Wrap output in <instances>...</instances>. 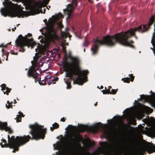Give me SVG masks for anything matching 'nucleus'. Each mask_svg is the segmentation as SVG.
<instances>
[{"label":"nucleus","instance_id":"f3484780","mask_svg":"<svg viewBox=\"0 0 155 155\" xmlns=\"http://www.w3.org/2000/svg\"><path fill=\"white\" fill-rule=\"evenodd\" d=\"M45 6V5L44 3L41 2L37 3L36 5V7L38 8L37 10L38 11H39V9H40L41 11H42L41 9L42 7H44Z\"/></svg>","mask_w":155,"mask_h":155},{"label":"nucleus","instance_id":"4be33fe9","mask_svg":"<svg viewBox=\"0 0 155 155\" xmlns=\"http://www.w3.org/2000/svg\"><path fill=\"white\" fill-rule=\"evenodd\" d=\"M154 32L153 33V36L152 38V40L151 41V42L153 45L154 47V45H155L154 39V38L155 37V23L154 24Z\"/></svg>","mask_w":155,"mask_h":155},{"label":"nucleus","instance_id":"e2e57ef3","mask_svg":"<svg viewBox=\"0 0 155 155\" xmlns=\"http://www.w3.org/2000/svg\"><path fill=\"white\" fill-rule=\"evenodd\" d=\"M135 102H137V101H136V100H135Z\"/></svg>","mask_w":155,"mask_h":155},{"label":"nucleus","instance_id":"6e6552de","mask_svg":"<svg viewBox=\"0 0 155 155\" xmlns=\"http://www.w3.org/2000/svg\"><path fill=\"white\" fill-rule=\"evenodd\" d=\"M64 140H62L58 141L56 144H53L54 149L59 150L58 155H68V137L66 141Z\"/></svg>","mask_w":155,"mask_h":155},{"label":"nucleus","instance_id":"4468645a","mask_svg":"<svg viewBox=\"0 0 155 155\" xmlns=\"http://www.w3.org/2000/svg\"><path fill=\"white\" fill-rule=\"evenodd\" d=\"M2 87V90L4 94H6L7 95L9 94V93L10 92L11 89H10L8 87H6V85L3 84L1 85Z\"/></svg>","mask_w":155,"mask_h":155},{"label":"nucleus","instance_id":"de8ad7c7","mask_svg":"<svg viewBox=\"0 0 155 155\" xmlns=\"http://www.w3.org/2000/svg\"><path fill=\"white\" fill-rule=\"evenodd\" d=\"M11 53L12 54H14L15 52H14L13 51H11Z\"/></svg>","mask_w":155,"mask_h":155},{"label":"nucleus","instance_id":"dca6fc26","mask_svg":"<svg viewBox=\"0 0 155 155\" xmlns=\"http://www.w3.org/2000/svg\"><path fill=\"white\" fill-rule=\"evenodd\" d=\"M129 76L130 77V78H122V80L124 82L129 83L130 82V81L133 82L134 80V77L133 75L132 74H129Z\"/></svg>","mask_w":155,"mask_h":155},{"label":"nucleus","instance_id":"5fc2aeb1","mask_svg":"<svg viewBox=\"0 0 155 155\" xmlns=\"http://www.w3.org/2000/svg\"><path fill=\"white\" fill-rule=\"evenodd\" d=\"M14 103H17L16 101L15 100V99L14 100Z\"/></svg>","mask_w":155,"mask_h":155},{"label":"nucleus","instance_id":"4d7b16f0","mask_svg":"<svg viewBox=\"0 0 155 155\" xmlns=\"http://www.w3.org/2000/svg\"><path fill=\"white\" fill-rule=\"evenodd\" d=\"M111 87L110 86H109V88L108 89H110V88H111Z\"/></svg>","mask_w":155,"mask_h":155},{"label":"nucleus","instance_id":"39448f33","mask_svg":"<svg viewBox=\"0 0 155 155\" xmlns=\"http://www.w3.org/2000/svg\"><path fill=\"white\" fill-rule=\"evenodd\" d=\"M5 2H4L3 4L5 7L2 8L1 9V12L2 15L5 17H6L8 15L11 17H17L20 18L23 17L24 15L23 11L22 10H18L15 11L10 12V9L11 8L10 5L13 4L12 3L10 0H4Z\"/></svg>","mask_w":155,"mask_h":155},{"label":"nucleus","instance_id":"bb28decb","mask_svg":"<svg viewBox=\"0 0 155 155\" xmlns=\"http://www.w3.org/2000/svg\"><path fill=\"white\" fill-rule=\"evenodd\" d=\"M41 38V40L40 41L42 44H44L45 43V39L43 37V36H39L38 38V39H40Z\"/></svg>","mask_w":155,"mask_h":155},{"label":"nucleus","instance_id":"a19ab883","mask_svg":"<svg viewBox=\"0 0 155 155\" xmlns=\"http://www.w3.org/2000/svg\"><path fill=\"white\" fill-rule=\"evenodd\" d=\"M58 26L60 28H62V27H63V25H62V24L61 23H60L59 24Z\"/></svg>","mask_w":155,"mask_h":155},{"label":"nucleus","instance_id":"e433bc0d","mask_svg":"<svg viewBox=\"0 0 155 155\" xmlns=\"http://www.w3.org/2000/svg\"><path fill=\"white\" fill-rule=\"evenodd\" d=\"M7 130H8L9 133L11 134L13 132L12 130V129L8 127H7Z\"/></svg>","mask_w":155,"mask_h":155},{"label":"nucleus","instance_id":"412c9836","mask_svg":"<svg viewBox=\"0 0 155 155\" xmlns=\"http://www.w3.org/2000/svg\"><path fill=\"white\" fill-rule=\"evenodd\" d=\"M100 144L101 147L103 149H105L108 145V143L106 142H103L100 143Z\"/></svg>","mask_w":155,"mask_h":155},{"label":"nucleus","instance_id":"6e6d98bb","mask_svg":"<svg viewBox=\"0 0 155 155\" xmlns=\"http://www.w3.org/2000/svg\"><path fill=\"white\" fill-rule=\"evenodd\" d=\"M97 102H96V103H95V104H94V105H95V106H97Z\"/></svg>","mask_w":155,"mask_h":155},{"label":"nucleus","instance_id":"13d9d810","mask_svg":"<svg viewBox=\"0 0 155 155\" xmlns=\"http://www.w3.org/2000/svg\"><path fill=\"white\" fill-rule=\"evenodd\" d=\"M142 100V99H141V98H140L139 99H138V101H140V100Z\"/></svg>","mask_w":155,"mask_h":155},{"label":"nucleus","instance_id":"8fccbe9b","mask_svg":"<svg viewBox=\"0 0 155 155\" xmlns=\"http://www.w3.org/2000/svg\"><path fill=\"white\" fill-rule=\"evenodd\" d=\"M66 20L67 22H68V16L66 18Z\"/></svg>","mask_w":155,"mask_h":155},{"label":"nucleus","instance_id":"72a5a7b5","mask_svg":"<svg viewBox=\"0 0 155 155\" xmlns=\"http://www.w3.org/2000/svg\"><path fill=\"white\" fill-rule=\"evenodd\" d=\"M4 49L3 48H2V56L3 57L4 56H5L6 57V61H7L8 60V55L9 54V53H8L7 54H5L4 53H3V51H4Z\"/></svg>","mask_w":155,"mask_h":155},{"label":"nucleus","instance_id":"603ef678","mask_svg":"<svg viewBox=\"0 0 155 155\" xmlns=\"http://www.w3.org/2000/svg\"><path fill=\"white\" fill-rule=\"evenodd\" d=\"M103 86L102 85H101V88L102 89L103 88Z\"/></svg>","mask_w":155,"mask_h":155},{"label":"nucleus","instance_id":"4c0bfd02","mask_svg":"<svg viewBox=\"0 0 155 155\" xmlns=\"http://www.w3.org/2000/svg\"><path fill=\"white\" fill-rule=\"evenodd\" d=\"M52 78L53 79V80H54V82L53 84H55L56 83V81H57L58 80V77L56 78H55L53 77Z\"/></svg>","mask_w":155,"mask_h":155},{"label":"nucleus","instance_id":"393cba45","mask_svg":"<svg viewBox=\"0 0 155 155\" xmlns=\"http://www.w3.org/2000/svg\"><path fill=\"white\" fill-rule=\"evenodd\" d=\"M74 137L75 140H79L81 138V136L78 134L74 135Z\"/></svg>","mask_w":155,"mask_h":155},{"label":"nucleus","instance_id":"20e7f679","mask_svg":"<svg viewBox=\"0 0 155 155\" xmlns=\"http://www.w3.org/2000/svg\"><path fill=\"white\" fill-rule=\"evenodd\" d=\"M32 34L30 33L28 34L27 36L23 37L21 35H20L15 41V45L17 47H19V51L22 52H24L25 49L24 47L27 46L28 47H31V48L36 45V43L33 41V39L31 38L30 39L28 38L27 37H30L32 36Z\"/></svg>","mask_w":155,"mask_h":155},{"label":"nucleus","instance_id":"c756f323","mask_svg":"<svg viewBox=\"0 0 155 155\" xmlns=\"http://www.w3.org/2000/svg\"><path fill=\"white\" fill-rule=\"evenodd\" d=\"M89 44V42L87 40L86 38H85L84 42V47H87Z\"/></svg>","mask_w":155,"mask_h":155},{"label":"nucleus","instance_id":"f704fd0d","mask_svg":"<svg viewBox=\"0 0 155 155\" xmlns=\"http://www.w3.org/2000/svg\"><path fill=\"white\" fill-rule=\"evenodd\" d=\"M64 12L65 15H68V5H66V8L64 9Z\"/></svg>","mask_w":155,"mask_h":155},{"label":"nucleus","instance_id":"79ce46f5","mask_svg":"<svg viewBox=\"0 0 155 155\" xmlns=\"http://www.w3.org/2000/svg\"><path fill=\"white\" fill-rule=\"evenodd\" d=\"M71 87V83L68 81V89H70Z\"/></svg>","mask_w":155,"mask_h":155},{"label":"nucleus","instance_id":"0eeeda50","mask_svg":"<svg viewBox=\"0 0 155 155\" xmlns=\"http://www.w3.org/2000/svg\"><path fill=\"white\" fill-rule=\"evenodd\" d=\"M62 48L64 52V59L63 60V65L60 68V71L61 74L63 73L64 72L65 73L64 81L66 84V88L68 89V56L66 50V47L64 46H63Z\"/></svg>","mask_w":155,"mask_h":155},{"label":"nucleus","instance_id":"b1692460","mask_svg":"<svg viewBox=\"0 0 155 155\" xmlns=\"http://www.w3.org/2000/svg\"><path fill=\"white\" fill-rule=\"evenodd\" d=\"M20 115H23V117L24 116L22 113H21ZM16 120L17 122H19L21 121V117L20 115H17L16 117L15 118V119Z\"/></svg>","mask_w":155,"mask_h":155},{"label":"nucleus","instance_id":"c03bdc74","mask_svg":"<svg viewBox=\"0 0 155 155\" xmlns=\"http://www.w3.org/2000/svg\"><path fill=\"white\" fill-rule=\"evenodd\" d=\"M68 38H69V40H71V35L70 33L68 32Z\"/></svg>","mask_w":155,"mask_h":155},{"label":"nucleus","instance_id":"0e129e2a","mask_svg":"<svg viewBox=\"0 0 155 155\" xmlns=\"http://www.w3.org/2000/svg\"><path fill=\"white\" fill-rule=\"evenodd\" d=\"M17 100H18V98H17Z\"/></svg>","mask_w":155,"mask_h":155},{"label":"nucleus","instance_id":"1a4fd4ad","mask_svg":"<svg viewBox=\"0 0 155 155\" xmlns=\"http://www.w3.org/2000/svg\"><path fill=\"white\" fill-rule=\"evenodd\" d=\"M48 36L50 41H53L58 38L56 33V30L54 29V24L52 21L49 23L47 25Z\"/></svg>","mask_w":155,"mask_h":155},{"label":"nucleus","instance_id":"49530a36","mask_svg":"<svg viewBox=\"0 0 155 155\" xmlns=\"http://www.w3.org/2000/svg\"><path fill=\"white\" fill-rule=\"evenodd\" d=\"M45 22V24H46L47 23V20L46 19H45L43 20Z\"/></svg>","mask_w":155,"mask_h":155},{"label":"nucleus","instance_id":"a211bd4d","mask_svg":"<svg viewBox=\"0 0 155 155\" xmlns=\"http://www.w3.org/2000/svg\"><path fill=\"white\" fill-rule=\"evenodd\" d=\"M78 128L81 131H84L88 129V126L87 125H86L82 124L79 125Z\"/></svg>","mask_w":155,"mask_h":155},{"label":"nucleus","instance_id":"423d86ee","mask_svg":"<svg viewBox=\"0 0 155 155\" xmlns=\"http://www.w3.org/2000/svg\"><path fill=\"white\" fill-rule=\"evenodd\" d=\"M28 69V71L27 75L29 77H32L35 79L36 83L38 81L40 85H44L46 84V80L45 78L44 80H41L40 78V74L37 72V71L39 69L38 64L36 62H35L34 64Z\"/></svg>","mask_w":155,"mask_h":155},{"label":"nucleus","instance_id":"052dcab7","mask_svg":"<svg viewBox=\"0 0 155 155\" xmlns=\"http://www.w3.org/2000/svg\"><path fill=\"white\" fill-rule=\"evenodd\" d=\"M101 125H103V124H101V125H100L101 127H102V126H101Z\"/></svg>","mask_w":155,"mask_h":155},{"label":"nucleus","instance_id":"6ab92c4d","mask_svg":"<svg viewBox=\"0 0 155 155\" xmlns=\"http://www.w3.org/2000/svg\"><path fill=\"white\" fill-rule=\"evenodd\" d=\"M59 125L57 123L55 122L52 125L53 127H50V130L51 131H53L54 129H57L59 127Z\"/></svg>","mask_w":155,"mask_h":155},{"label":"nucleus","instance_id":"864d4df0","mask_svg":"<svg viewBox=\"0 0 155 155\" xmlns=\"http://www.w3.org/2000/svg\"><path fill=\"white\" fill-rule=\"evenodd\" d=\"M18 54V53L17 52L15 53L14 55H17Z\"/></svg>","mask_w":155,"mask_h":155},{"label":"nucleus","instance_id":"f257e3e1","mask_svg":"<svg viewBox=\"0 0 155 155\" xmlns=\"http://www.w3.org/2000/svg\"><path fill=\"white\" fill-rule=\"evenodd\" d=\"M154 21V17L152 16L147 25H141L134 29L131 28L124 33H118L113 36L107 35L104 37L102 40H99L98 37H97L94 39V45L91 48L92 54H95L97 53L99 47L100 45L113 46L117 42L123 45L134 48V45L131 44L134 43V41L132 40L128 41V39L132 36H134V32L137 31L143 32L147 31L152 25Z\"/></svg>","mask_w":155,"mask_h":155},{"label":"nucleus","instance_id":"a878e982","mask_svg":"<svg viewBox=\"0 0 155 155\" xmlns=\"http://www.w3.org/2000/svg\"><path fill=\"white\" fill-rule=\"evenodd\" d=\"M101 124V123H98L97 124L93 126V128L94 129H96V130L97 131H98V129L99 128L101 127L100 125Z\"/></svg>","mask_w":155,"mask_h":155},{"label":"nucleus","instance_id":"37998d69","mask_svg":"<svg viewBox=\"0 0 155 155\" xmlns=\"http://www.w3.org/2000/svg\"><path fill=\"white\" fill-rule=\"evenodd\" d=\"M61 121L62 122H64L65 121V119L64 117L61 118Z\"/></svg>","mask_w":155,"mask_h":155},{"label":"nucleus","instance_id":"2f4dec72","mask_svg":"<svg viewBox=\"0 0 155 155\" xmlns=\"http://www.w3.org/2000/svg\"><path fill=\"white\" fill-rule=\"evenodd\" d=\"M65 30L66 31V32H63L64 33V37H65V38H66L67 37H68V27H67L65 28Z\"/></svg>","mask_w":155,"mask_h":155},{"label":"nucleus","instance_id":"f8f14e48","mask_svg":"<svg viewBox=\"0 0 155 155\" xmlns=\"http://www.w3.org/2000/svg\"><path fill=\"white\" fill-rule=\"evenodd\" d=\"M8 143H7L6 140L5 139H3L2 142L4 143V144L1 145L2 147H13V142L16 140V138L14 136H12L10 138V136L8 135Z\"/></svg>","mask_w":155,"mask_h":155},{"label":"nucleus","instance_id":"9b49d317","mask_svg":"<svg viewBox=\"0 0 155 155\" xmlns=\"http://www.w3.org/2000/svg\"><path fill=\"white\" fill-rule=\"evenodd\" d=\"M78 0H72L71 4H68V19L73 16V11L77 6Z\"/></svg>","mask_w":155,"mask_h":155},{"label":"nucleus","instance_id":"7ed1b4c3","mask_svg":"<svg viewBox=\"0 0 155 155\" xmlns=\"http://www.w3.org/2000/svg\"><path fill=\"white\" fill-rule=\"evenodd\" d=\"M68 78L74 80V84L82 85L84 82L85 76L88 74V71L81 70L80 67L79 58L72 56L70 51H68Z\"/></svg>","mask_w":155,"mask_h":155},{"label":"nucleus","instance_id":"680f3d73","mask_svg":"<svg viewBox=\"0 0 155 155\" xmlns=\"http://www.w3.org/2000/svg\"><path fill=\"white\" fill-rule=\"evenodd\" d=\"M85 49H84V52H85Z\"/></svg>","mask_w":155,"mask_h":155},{"label":"nucleus","instance_id":"5701e85b","mask_svg":"<svg viewBox=\"0 0 155 155\" xmlns=\"http://www.w3.org/2000/svg\"><path fill=\"white\" fill-rule=\"evenodd\" d=\"M149 95H146L144 94L140 95V98L142 100H144L145 101H147L148 100L149 97Z\"/></svg>","mask_w":155,"mask_h":155},{"label":"nucleus","instance_id":"bf43d9fd","mask_svg":"<svg viewBox=\"0 0 155 155\" xmlns=\"http://www.w3.org/2000/svg\"><path fill=\"white\" fill-rule=\"evenodd\" d=\"M2 46H3L2 45H1L0 46V47Z\"/></svg>","mask_w":155,"mask_h":155},{"label":"nucleus","instance_id":"c9c22d12","mask_svg":"<svg viewBox=\"0 0 155 155\" xmlns=\"http://www.w3.org/2000/svg\"><path fill=\"white\" fill-rule=\"evenodd\" d=\"M54 80L53 78H51V79L50 80L48 83V85H50L52 84H54Z\"/></svg>","mask_w":155,"mask_h":155},{"label":"nucleus","instance_id":"58836bf2","mask_svg":"<svg viewBox=\"0 0 155 155\" xmlns=\"http://www.w3.org/2000/svg\"><path fill=\"white\" fill-rule=\"evenodd\" d=\"M49 75H48L46 76L45 78V79L47 81L48 79L51 78V75H50V74H49Z\"/></svg>","mask_w":155,"mask_h":155},{"label":"nucleus","instance_id":"ea45409f","mask_svg":"<svg viewBox=\"0 0 155 155\" xmlns=\"http://www.w3.org/2000/svg\"><path fill=\"white\" fill-rule=\"evenodd\" d=\"M98 152L97 151L93 153V155H98Z\"/></svg>","mask_w":155,"mask_h":155},{"label":"nucleus","instance_id":"c85d7f7f","mask_svg":"<svg viewBox=\"0 0 155 155\" xmlns=\"http://www.w3.org/2000/svg\"><path fill=\"white\" fill-rule=\"evenodd\" d=\"M95 144L94 142H90L88 145L89 147H93L94 146H95Z\"/></svg>","mask_w":155,"mask_h":155},{"label":"nucleus","instance_id":"a18cd8bd","mask_svg":"<svg viewBox=\"0 0 155 155\" xmlns=\"http://www.w3.org/2000/svg\"><path fill=\"white\" fill-rule=\"evenodd\" d=\"M77 146L78 147H81L80 144H79L78 143H77Z\"/></svg>","mask_w":155,"mask_h":155},{"label":"nucleus","instance_id":"9d476101","mask_svg":"<svg viewBox=\"0 0 155 155\" xmlns=\"http://www.w3.org/2000/svg\"><path fill=\"white\" fill-rule=\"evenodd\" d=\"M146 152L150 154L155 152V145L152 143H148L144 147L141 148L138 150L137 153H142L143 154H145Z\"/></svg>","mask_w":155,"mask_h":155},{"label":"nucleus","instance_id":"ddd939ff","mask_svg":"<svg viewBox=\"0 0 155 155\" xmlns=\"http://www.w3.org/2000/svg\"><path fill=\"white\" fill-rule=\"evenodd\" d=\"M76 128L75 126H74L71 125H68V155H70V130L72 131L74 130Z\"/></svg>","mask_w":155,"mask_h":155},{"label":"nucleus","instance_id":"09e8293b","mask_svg":"<svg viewBox=\"0 0 155 155\" xmlns=\"http://www.w3.org/2000/svg\"><path fill=\"white\" fill-rule=\"evenodd\" d=\"M16 29V27H15L14 28H12V30L13 31H15V30Z\"/></svg>","mask_w":155,"mask_h":155},{"label":"nucleus","instance_id":"7c9ffc66","mask_svg":"<svg viewBox=\"0 0 155 155\" xmlns=\"http://www.w3.org/2000/svg\"><path fill=\"white\" fill-rule=\"evenodd\" d=\"M117 90H118L117 89H113L111 90V91H110V94H116Z\"/></svg>","mask_w":155,"mask_h":155},{"label":"nucleus","instance_id":"473e14b6","mask_svg":"<svg viewBox=\"0 0 155 155\" xmlns=\"http://www.w3.org/2000/svg\"><path fill=\"white\" fill-rule=\"evenodd\" d=\"M7 103L8 104V105L7 104H6V107L8 109H9L11 107L12 108V106L11 104V103L9 102V101H7Z\"/></svg>","mask_w":155,"mask_h":155},{"label":"nucleus","instance_id":"2eb2a0df","mask_svg":"<svg viewBox=\"0 0 155 155\" xmlns=\"http://www.w3.org/2000/svg\"><path fill=\"white\" fill-rule=\"evenodd\" d=\"M65 129L66 130L65 131V134L64 136H63L62 135H61L59 136H58L57 137V139L60 140L59 141L62 140H64V141H66L67 136H68V127H67ZM67 137L68 138V137Z\"/></svg>","mask_w":155,"mask_h":155},{"label":"nucleus","instance_id":"cd10ccee","mask_svg":"<svg viewBox=\"0 0 155 155\" xmlns=\"http://www.w3.org/2000/svg\"><path fill=\"white\" fill-rule=\"evenodd\" d=\"M105 90H103L101 91L103 92V94H110V89H107L106 87H105Z\"/></svg>","mask_w":155,"mask_h":155},{"label":"nucleus","instance_id":"aec40b11","mask_svg":"<svg viewBox=\"0 0 155 155\" xmlns=\"http://www.w3.org/2000/svg\"><path fill=\"white\" fill-rule=\"evenodd\" d=\"M61 16H62V15L61 14H59L54 16H52V18L54 21H57L58 20Z\"/></svg>","mask_w":155,"mask_h":155},{"label":"nucleus","instance_id":"f03ea898","mask_svg":"<svg viewBox=\"0 0 155 155\" xmlns=\"http://www.w3.org/2000/svg\"><path fill=\"white\" fill-rule=\"evenodd\" d=\"M29 127L31 129L29 134L32 135V137L29 135H24L22 137L18 136L16 137V140L13 142V147H9L10 148L14 149L12 151L13 153H15L16 151H18L19 147L25 144L29 141L30 139L37 140L44 139L47 132V129L46 128H43L44 126L35 124L30 125Z\"/></svg>","mask_w":155,"mask_h":155},{"label":"nucleus","instance_id":"3c124183","mask_svg":"<svg viewBox=\"0 0 155 155\" xmlns=\"http://www.w3.org/2000/svg\"><path fill=\"white\" fill-rule=\"evenodd\" d=\"M44 12H43V13L44 14H45V11H46V9L45 8H44Z\"/></svg>","mask_w":155,"mask_h":155}]
</instances>
